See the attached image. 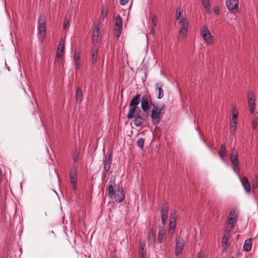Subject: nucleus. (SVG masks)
Returning <instances> with one entry per match:
<instances>
[{"instance_id": "nucleus-19", "label": "nucleus", "mask_w": 258, "mask_h": 258, "mask_svg": "<svg viewBox=\"0 0 258 258\" xmlns=\"http://www.w3.org/2000/svg\"><path fill=\"white\" fill-rule=\"evenodd\" d=\"M241 182L245 190L247 192L249 193L250 192L251 186L247 178L245 176L243 177L241 180Z\"/></svg>"}, {"instance_id": "nucleus-37", "label": "nucleus", "mask_w": 258, "mask_h": 258, "mask_svg": "<svg viewBox=\"0 0 258 258\" xmlns=\"http://www.w3.org/2000/svg\"><path fill=\"white\" fill-rule=\"evenodd\" d=\"M70 177L71 178V180H73V181H77V173L76 172V171L75 170L73 172L72 171L70 172Z\"/></svg>"}, {"instance_id": "nucleus-33", "label": "nucleus", "mask_w": 258, "mask_h": 258, "mask_svg": "<svg viewBox=\"0 0 258 258\" xmlns=\"http://www.w3.org/2000/svg\"><path fill=\"white\" fill-rule=\"evenodd\" d=\"M101 11H102L101 15H102V18L104 19L107 17V15L108 14V10L107 7L103 6L102 8Z\"/></svg>"}, {"instance_id": "nucleus-22", "label": "nucleus", "mask_w": 258, "mask_h": 258, "mask_svg": "<svg viewBox=\"0 0 258 258\" xmlns=\"http://www.w3.org/2000/svg\"><path fill=\"white\" fill-rule=\"evenodd\" d=\"M252 242L251 239L249 238L245 240L243 244V249L245 251H249L251 249Z\"/></svg>"}, {"instance_id": "nucleus-46", "label": "nucleus", "mask_w": 258, "mask_h": 258, "mask_svg": "<svg viewBox=\"0 0 258 258\" xmlns=\"http://www.w3.org/2000/svg\"><path fill=\"white\" fill-rule=\"evenodd\" d=\"M106 177V173L105 172L103 173L102 174V179H104Z\"/></svg>"}, {"instance_id": "nucleus-7", "label": "nucleus", "mask_w": 258, "mask_h": 258, "mask_svg": "<svg viewBox=\"0 0 258 258\" xmlns=\"http://www.w3.org/2000/svg\"><path fill=\"white\" fill-rule=\"evenodd\" d=\"M179 24L181 25V27L178 33V38L179 39H181L185 38L187 35L188 22L186 19H182L180 20Z\"/></svg>"}, {"instance_id": "nucleus-21", "label": "nucleus", "mask_w": 258, "mask_h": 258, "mask_svg": "<svg viewBox=\"0 0 258 258\" xmlns=\"http://www.w3.org/2000/svg\"><path fill=\"white\" fill-rule=\"evenodd\" d=\"M76 99L77 102L80 103L83 99V94L81 89L78 87L76 91Z\"/></svg>"}, {"instance_id": "nucleus-47", "label": "nucleus", "mask_w": 258, "mask_h": 258, "mask_svg": "<svg viewBox=\"0 0 258 258\" xmlns=\"http://www.w3.org/2000/svg\"><path fill=\"white\" fill-rule=\"evenodd\" d=\"M77 184H74V185H72V188H73V190H76L77 189Z\"/></svg>"}, {"instance_id": "nucleus-13", "label": "nucleus", "mask_w": 258, "mask_h": 258, "mask_svg": "<svg viewBox=\"0 0 258 258\" xmlns=\"http://www.w3.org/2000/svg\"><path fill=\"white\" fill-rule=\"evenodd\" d=\"M64 48V41L63 39H60L59 41L56 53V61H59L61 57L63 54V50Z\"/></svg>"}, {"instance_id": "nucleus-43", "label": "nucleus", "mask_w": 258, "mask_h": 258, "mask_svg": "<svg viewBox=\"0 0 258 258\" xmlns=\"http://www.w3.org/2000/svg\"><path fill=\"white\" fill-rule=\"evenodd\" d=\"M213 11H214V13H215L217 15H219V14H220V11H219V8H218V7H215L214 8Z\"/></svg>"}, {"instance_id": "nucleus-26", "label": "nucleus", "mask_w": 258, "mask_h": 258, "mask_svg": "<svg viewBox=\"0 0 258 258\" xmlns=\"http://www.w3.org/2000/svg\"><path fill=\"white\" fill-rule=\"evenodd\" d=\"M165 237V231L163 228H160L158 231V241L160 243L162 242V241Z\"/></svg>"}, {"instance_id": "nucleus-2", "label": "nucleus", "mask_w": 258, "mask_h": 258, "mask_svg": "<svg viewBox=\"0 0 258 258\" xmlns=\"http://www.w3.org/2000/svg\"><path fill=\"white\" fill-rule=\"evenodd\" d=\"M114 181H110L106 191L110 198H114L116 202L120 203L124 199L123 189L119 186L116 187Z\"/></svg>"}, {"instance_id": "nucleus-36", "label": "nucleus", "mask_w": 258, "mask_h": 258, "mask_svg": "<svg viewBox=\"0 0 258 258\" xmlns=\"http://www.w3.org/2000/svg\"><path fill=\"white\" fill-rule=\"evenodd\" d=\"M146 257V250H144V247H142V249L140 250L139 258H147Z\"/></svg>"}, {"instance_id": "nucleus-3", "label": "nucleus", "mask_w": 258, "mask_h": 258, "mask_svg": "<svg viewBox=\"0 0 258 258\" xmlns=\"http://www.w3.org/2000/svg\"><path fill=\"white\" fill-rule=\"evenodd\" d=\"M152 106L153 108L151 114V121L153 125H156L160 122L162 118V115L164 113L165 105L162 104L158 106L155 104H152Z\"/></svg>"}, {"instance_id": "nucleus-45", "label": "nucleus", "mask_w": 258, "mask_h": 258, "mask_svg": "<svg viewBox=\"0 0 258 258\" xmlns=\"http://www.w3.org/2000/svg\"><path fill=\"white\" fill-rule=\"evenodd\" d=\"M129 0H119V3L121 5H125L126 4Z\"/></svg>"}, {"instance_id": "nucleus-18", "label": "nucleus", "mask_w": 258, "mask_h": 258, "mask_svg": "<svg viewBox=\"0 0 258 258\" xmlns=\"http://www.w3.org/2000/svg\"><path fill=\"white\" fill-rule=\"evenodd\" d=\"M99 30V27L98 26H95V28L93 29L92 40V43L94 45H96L98 42V39L100 33Z\"/></svg>"}, {"instance_id": "nucleus-10", "label": "nucleus", "mask_w": 258, "mask_h": 258, "mask_svg": "<svg viewBox=\"0 0 258 258\" xmlns=\"http://www.w3.org/2000/svg\"><path fill=\"white\" fill-rule=\"evenodd\" d=\"M226 4L231 12L235 13L238 11L239 0H226Z\"/></svg>"}, {"instance_id": "nucleus-48", "label": "nucleus", "mask_w": 258, "mask_h": 258, "mask_svg": "<svg viewBox=\"0 0 258 258\" xmlns=\"http://www.w3.org/2000/svg\"><path fill=\"white\" fill-rule=\"evenodd\" d=\"M155 32V29L153 27L150 31V33L154 34Z\"/></svg>"}, {"instance_id": "nucleus-11", "label": "nucleus", "mask_w": 258, "mask_h": 258, "mask_svg": "<svg viewBox=\"0 0 258 258\" xmlns=\"http://www.w3.org/2000/svg\"><path fill=\"white\" fill-rule=\"evenodd\" d=\"M175 242V254L178 256L182 252L185 246V241L183 239L176 238Z\"/></svg>"}, {"instance_id": "nucleus-27", "label": "nucleus", "mask_w": 258, "mask_h": 258, "mask_svg": "<svg viewBox=\"0 0 258 258\" xmlns=\"http://www.w3.org/2000/svg\"><path fill=\"white\" fill-rule=\"evenodd\" d=\"M229 238H230V234L229 232L227 233L224 235V236L222 237V246L223 247H226L227 246Z\"/></svg>"}, {"instance_id": "nucleus-16", "label": "nucleus", "mask_w": 258, "mask_h": 258, "mask_svg": "<svg viewBox=\"0 0 258 258\" xmlns=\"http://www.w3.org/2000/svg\"><path fill=\"white\" fill-rule=\"evenodd\" d=\"M112 161V158L111 154L104 157L103 164L105 172H108L110 170Z\"/></svg>"}, {"instance_id": "nucleus-4", "label": "nucleus", "mask_w": 258, "mask_h": 258, "mask_svg": "<svg viewBox=\"0 0 258 258\" xmlns=\"http://www.w3.org/2000/svg\"><path fill=\"white\" fill-rule=\"evenodd\" d=\"M39 28L38 29L40 37L43 39L45 38L46 34V20L44 15H40L38 19Z\"/></svg>"}, {"instance_id": "nucleus-49", "label": "nucleus", "mask_w": 258, "mask_h": 258, "mask_svg": "<svg viewBox=\"0 0 258 258\" xmlns=\"http://www.w3.org/2000/svg\"><path fill=\"white\" fill-rule=\"evenodd\" d=\"M71 182L72 185L77 184V181H74L73 182V180H71Z\"/></svg>"}, {"instance_id": "nucleus-42", "label": "nucleus", "mask_w": 258, "mask_h": 258, "mask_svg": "<svg viewBox=\"0 0 258 258\" xmlns=\"http://www.w3.org/2000/svg\"><path fill=\"white\" fill-rule=\"evenodd\" d=\"M176 212H172L170 216V221L176 222Z\"/></svg>"}, {"instance_id": "nucleus-24", "label": "nucleus", "mask_w": 258, "mask_h": 258, "mask_svg": "<svg viewBox=\"0 0 258 258\" xmlns=\"http://www.w3.org/2000/svg\"><path fill=\"white\" fill-rule=\"evenodd\" d=\"M226 149L225 146L224 144L221 145L220 147V149L218 152L219 156L221 158V159L222 161L225 160V157L226 156Z\"/></svg>"}, {"instance_id": "nucleus-40", "label": "nucleus", "mask_w": 258, "mask_h": 258, "mask_svg": "<svg viewBox=\"0 0 258 258\" xmlns=\"http://www.w3.org/2000/svg\"><path fill=\"white\" fill-rule=\"evenodd\" d=\"M258 185V177L255 176L252 181V186L254 188H256Z\"/></svg>"}, {"instance_id": "nucleus-23", "label": "nucleus", "mask_w": 258, "mask_h": 258, "mask_svg": "<svg viewBox=\"0 0 258 258\" xmlns=\"http://www.w3.org/2000/svg\"><path fill=\"white\" fill-rule=\"evenodd\" d=\"M183 11L180 7H178L176 10V20L180 23V20L182 19H185L183 16H181Z\"/></svg>"}, {"instance_id": "nucleus-28", "label": "nucleus", "mask_w": 258, "mask_h": 258, "mask_svg": "<svg viewBox=\"0 0 258 258\" xmlns=\"http://www.w3.org/2000/svg\"><path fill=\"white\" fill-rule=\"evenodd\" d=\"M238 115V113L236 110V109L235 108H233V109H232V117L230 120V122L237 123Z\"/></svg>"}, {"instance_id": "nucleus-9", "label": "nucleus", "mask_w": 258, "mask_h": 258, "mask_svg": "<svg viewBox=\"0 0 258 258\" xmlns=\"http://www.w3.org/2000/svg\"><path fill=\"white\" fill-rule=\"evenodd\" d=\"M247 97L249 111L251 113H253L255 108V96L253 92L251 90L249 91L247 95Z\"/></svg>"}, {"instance_id": "nucleus-15", "label": "nucleus", "mask_w": 258, "mask_h": 258, "mask_svg": "<svg viewBox=\"0 0 258 258\" xmlns=\"http://www.w3.org/2000/svg\"><path fill=\"white\" fill-rule=\"evenodd\" d=\"M237 216L235 211H231L229 213L227 223L231 225V228H233L237 221Z\"/></svg>"}, {"instance_id": "nucleus-39", "label": "nucleus", "mask_w": 258, "mask_h": 258, "mask_svg": "<svg viewBox=\"0 0 258 258\" xmlns=\"http://www.w3.org/2000/svg\"><path fill=\"white\" fill-rule=\"evenodd\" d=\"M151 20L154 27H156L157 25V19L156 15H152L151 18Z\"/></svg>"}, {"instance_id": "nucleus-41", "label": "nucleus", "mask_w": 258, "mask_h": 258, "mask_svg": "<svg viewBox=\"0 0 258 258\" xmlns=\"http://www.w3.org/2000/svg\"><path fill=\"white\" fill-rule=\"evenodd\" d=\"M69 18H68L67 16H66L63 23V27L64 29H66L69 26Z\"/></svg>"}, {"instance_id": "nucleus-51", "label": "nucleus", "mask_w": 258, "mask_h": 258, "mask_svg": "<svg viewBox=\"0 0 258 258\" xmlns=\"http://www.w3.org/2000/svg\"><path fill=\"white\" fill-rule=\"evenodd\" d=\"M112 258H117L116 256H112Z\"/></svg>"}, {"instance_id": "nucleus-8", "label": "nucleus", "mask_w": 258, "mask_h": 258, "mask_svg": "<svg viewBox=\"0 0 258 258\" xmlns=\"http://www.w3.org/2000/svg\"><path fill=\"white\" fill-rule=\"evenodd\" d=\"M230 161L232 165L233 170L235 173H238L239 170L238 153L234 150L230 153Z\"/></svg>"}, {"instance_id": "nucleus-38", "label": "nucleus", "mask_w": 258, "mask_h": 258, "mask_svg": "<svg viewBox=\"0 0 258 258\" xmlns=\"http://www.w3.org/2000/svg\"><path fill=\"white\" fill-rule=\"evenodd\" d=\"M257 124H258L257 118V117L253 118L252 120V127L254 130H255L256 128Z\"/></svg>"}, {"instance_id": "nucleus-6", "label": "nucleus", "mask_w": 258, "mask_h": 258, "mask_svg": "<svg viewBox=\"0 0 258 258\" xmlns=\"http://www.w3.org/2000/svg\"><path fill=\"white\" fill-rule=\"evenodd\" d=\"M201 34L207 44H211L214 41V38L207 26L205 25L204 26L201 31Z\"/></svg>"}, {"instance_id": "nucleus-29", "label": "nucleus", "mask_w": 258, "mask_h": 258, "mask_svg": "<svg viewBox=\"0 0 258 258\" xmlns=\"http://www.w3.org/2000/svg\"><path fill=\"white\" fill-rule=\"evenodd\" d=\"M203 6L206 9V11L209 13L210 11V0H201Z\"/></svg>"}, {"instance_id": "nucleus-5", "label": "nucleus", "mask_w": 258, "mask_h": 258, "mask_svg": "<svg viewBox=\"0 0 258 258\" xmlns=\"http://www.w3.org/2000/svg\"><path fill=\"white\" fill-rule=\"evenodd\" d=\"M141 107L143 111L146 112L149 109L150 106H152V104H155L152 101L151 97L149 94H145L141 98Z\"/></svg>"}, {"instance_id": "nucleus-1", "label": "nucleus", "mask_w": 258, "mask_h": 258, "mask_svg": "<svg viewBox=\"0 0 258 258\" xmlns=\"http://www.w3.org/2000/svg\"><path fill=\"white\" fill-rule=\"evenodd\" d=\"M140 94H137L133 98L130 103V109L127 117L128 119L134 118V124L136 126H141L144 122V118L141 115V110L138 105L140 102Z\"/></svg>"}, {"instance_id": "nucleus-50", "label": "nucleus", "mask_w": 258, "mask_h": 258, "mask_svg": "<svg viewBox=\"0 0 258 258\" xmlns=\"http://www.w3.org/2000/svg\"><path fill=\"white\" fill-rule=\"evenodd\" d=\"M227 250V248L225 247V248H224V250L226 251Z\"/></svg>"}, {"instance_id": "nucleus-12", "label": "nucleus", "mask_w": 258, "mask_h": 258, "mask_svg": "<svg viewBox=\"0 0 258 258\" xmlns=\"http://www.w3.org/2000/svg\"><path fill=\"white\" fill-rule=\"evenodd\" d=\"M168 206L167 203L162 204L161 209V215L162 219V223L165 225L167 222L168 214Z\"/></svg>"}, {"instance_id": "nucleus-25", "label": "nucleus", "mask_w": 258, "mask_h": 258, "mask_svg": "<svg viewBox=\"0 0 258 258\" xmlns=\"http://www.w3.org/2000/svg\"><path fill=\"white\" fill-rule=\"evenodd\" d=\"M156 88L159 91V94L158 96V99L162 98L164 96V92L162 89L163 84L161 82H158L156 84Z\"/></svg>"}, {"instance_id": "nucleus-14", "label": "nucleus", "mask_w": 258, "mask_h": 258, "mask_svg": "<svg viewBox=\"0 0 258 258\" xmlns=\"http://www.w3.org/2000/svg\"><path fill=\"white\" fill-rule=\"evenodd\" d=\"M115 25L117 27L115 29V31L117 33L116 36L118 38L121 33L122 29V20L119 15L116 17Z\"/></svg>"}, {"instance_id": "nucleus-35", "label": "nucleus", "mask_w": 258, "mask_h": 258, "mask_svg": "<svg viewBox=\"0 0 258 258\" xmlns=\"http://www.w3.org/2000/svg\"><path fill=\"white\" fill-rule=\"evenodd\" d=\"M237 123L230 122V129L231 133H234L237 128Z\"/></svg>"}, {"instance_id": "nucleus-30", "label": "nucleus", "mask_w": 258, "mask_h": 258, "mask_svg": "<svg viewBox=\"0 0 258 258\" xmlns=\"http://www.w3.org/2000/svg\"><path fill=\"white\" fill-rule=\"evenodd\" d=\"M80 152L78 150H75L73 154V159L74 162H77L80 157Z\"/></svg>"}, {"instance_id": "nucleus-32", "label": "nucleus", "mask_w": 258, "mask_h": 258, "mask_svg": "<svg viewBox=\"0 0 258 258\" xmlns=\"http://www.w3.org/2000/svg\"><path fill=\"white\" fill-rule=\"evenodd\" d=\"M156 235L154 234L153 230L152 229H150L148 234V239L150 241L153 240L154 241Z\"/></svg>"}, {"instance_id": "nucleus-31", "label": "nucleus", "mask_w": 258, "mask_h": 258, "mask_svg": "<svg viewBox=\"0 0 258 258\" xmlns=\"http://www.w3.org/2000/svg\"><path fill=\"white\" fill-rule=\"evenodd\" d=\"M176 226V222H171L170 221V224H169V228L168 232L169 234L172 235L174 234V229Z\"/></svg>"}, {"instance_id": "nucleus-20", "label": "nucleus", "mask_w": 258, "mask_h": 258, "mask_svg": "<svg viewBox=\"0 0 258 258\" xmlns=\"http://www.w3.org/2000/svg\"><path fill=\"white\" fill-rule=\"evenodd\" d=\"M75 59V67L77 70H79L80 68V55L78 51H76L74 55Z\"/></svg>"}, {"instance_id": "nucleus-17", "label": "nucleus", "mask_w": 258, "mask_h": 258, "mask_svg": "<svg viewBox=\"0 0 258 258\" xmlns=\"http://www.w3.org/2000/svg\"><path fill=\"white\" fill-rule=\"evenodd\" d=\"M98 51L99 49L96 47H94L91 49L90 61L93 64H95L98 60Z\"/></svg>"}, {"instance_id": "nucleus-44", "label": "nucleus", "mask_w": 258, "mask_h": 258, "mask_svg": "<svg viewBox=\"0 0 258 258\" xmlns=\"http://www.w3.org/2000/svg\"><path fill=\"white\" fill-rule=\"evenodd\" d=\"M198 258H205V253L202 251H200L198 253Z\"/></svg>"}, {"instance_id": "nucleus-34", "label": "nucleus", "mask_w": 258, "mask_h": 258, "mask_svg": "<svg viewBox=\"0 0 258 258\" xmlns=\"http://www.w3.org/2000/svg\"><path fill=\"white\" fill-rule=\"evenodd\" d=\"M145 140L143 138H140L138 139L137 145L138 147H140L141 149H143L144 146Z\"/></svg>"}]
</instances>
